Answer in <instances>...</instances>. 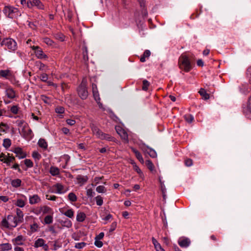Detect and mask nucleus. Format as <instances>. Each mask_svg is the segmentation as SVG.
Returning <instances> with one entry per match:
<instances>
[{
    "label": "nucleus",
    "instance_id": "nucleus-56",
    "mask_svg": "<svg viewBox=\"0 0 251 251\" xmlns=\"http://www.w3.org/2000/svg\"><path fill=\"white\" fill-rule=\"evenodd\" d=\"M185 164L186 166L190 167L193 164V161L191 159L188 158L185 160Z\"/></svg>",
    "mask_w": 251,
    "mask_h": 251
},
{
    "label": "nucleus",
    "instance_id": "nucleus-3",
    "mask_svg": "<svg viewBox=\"0 0 251 251\" xmlns=\"http://www.w3.org/2000/svg\"><path fill=\"white\" fill-rule=\"evenodd\" d=\"M87 85V79L84 78L77 89V94L82 100H86L88 96Z\"/></svg>",
    "mask_w": 251,
    "mask_h": 251
},
{
    "label": "nucleus",
    "instance_id": "nucleus-40",
    "mask_svg": "<svg viewBox=\"0 0 251 251\" xmlns=\"http://www.w3.org/2000/svg\"><path fill=\"white\" fill-rule=\"evenodd\" d=\"M11 144V140L9 139H4L3 140V146L6 148H8Z\"/></svg>",
    "mask_w": 251,
    "mask_h": 251
},
{
    "label": "nucleus",
    "instance_id": "nucleus-28",
    "mask_svg": "<svg viewBox=\"0 0 251 251\" xmlns=\"http://www.w3.org/2000/svg\"><path fill=\"white\" fill-rule=\"evenodd\" d=\"M50 173L53 176H55L59 174L60 171L58 168L51 166L50 168Z\"/></svg>",
    "mask_w": 251,
    "mask_h": 251
},
{
    "label": "nucleus",
    "instance_id": "nucleus-20",
    "mask_svg": "<svg viewBox=\"0 0 251 251\" xmlns=\"http://www.w3.org/2000/svg\"><path fill=\"white\" fill-rule=\"evenodd\" d=\"M190 244V241L187 238L183 239L178 241V244L181 247H184V248L187 247L189 246Z\"/></svg>",
    "mask_w": 251,
    "mask_h": 251
},
{
    "label": "nucleus",
    "instance_id": "nucleus-39",
    "mask_svg": "<svg viewBox=\"0 0 251 251\" xmlns=\"http://www.w3.org/2000/svg\"><path fill=\"white\" fill-rule=\"evenodd\" d=\"M15 205L20 207H23L25 205V202L22 199H18L15 203Z\"/></svg>",
    "mask_w": 251,
    "mask_h": 251
},
{
    "label": "nucleus",
    "instance_id": "nucleus-32",
    "mask_svg": "<svg viewBox=\"0 0 251 251\" xmlns=\"http://www.w3.org/2000/svg\"><path fill=\"white\" fill-rule=\"evenodd\" d=\"M61 225L63 226H66L68 228H70L72 226V223L70 220L66 219L64 221H62Z\"/></svg>",
    "mask_w": 251,
    "mask_h": 251
},
{
    "label": "nucleus",
    "instance_id": "nucleus-60",
    "mask_svg": "<svg viewBox=\"0 0 251 251\" xmlns=\"http://www.w3.org/2000/svg\"><path fill=\"white\" fill-rule=\"evenodd\" d=\"M28 22V26L32 29L35 30L37 28L36 25L32 22Z\"/></svg>",
    "mask_w": 251,
    "mask_h": 251
},
{
    "label": "nucleus",
    "instance_id": "nucleus-59",
    "mask_svg": "<svg viewBox=\"0 0 251 251\" xmlns=\"http://www.w3.org/2000/svg\"><path fill=\"white\" fill-rule=\"evenodd\" d=\"M46 198L47 199L50 201H55L57 199L55 196H49V195H46Z\"/></svg>",
    "mask_w": 251,
    "mask_h": 251
},
{
    "label": "nucleus",
    "instance_id": "nucleus-19",
    "mask_svg": "<svg viewBox=\"0 0 251 251\" xmlns=\"http://www.w3.org/2000/svg\"><path fill=\"white\" fill-rule=\"evenodd\" d=\"M6 95L9 99H14L15 97V92L14 90L11 88L6 89Z\"/></svg>",
    "mask_w": 251,
    "mask_h": 251
},
{
    "label": "nucleus",
    "instance_id": "nucleus-37",
    "mask_svg": "<svg viewBox=\"0 0 251 251\" xmlns=\"http://www.w3.org/2000/svg\"><path fill=\"white\" fill-rule=\"evenodd\" d=\"M53 217L51 215H48L45 217L44 222L46 224H50L52 223Z\"/></svg>",
    "mask_w": 251,
    "mask_h": 251
},
{
    "label": "nucleus",
    "instance_id": "nucleus-2",
    "mask_svg": "<svg viewBox=\"0 0 251 251\" xmlns=\"http://www.w3.org/2000/svg\"><path fill=\"white\" fill-rule=\"evenodd\" d=\"M3 12L6 17L11 19L17 18L22 15L17 8L11 6H5L3 9Z\"/></svg>",
    "mask_w": 251,
    "mask_h": 251
},
{
    "label": "nucleus",
    "instance_id": "nucleus-11",
    "mask_svg": "<svg viewBox=\"0 0 251 251\" xmlns=\"http://www.w3.org/2000/svg\"><path fill=\"white\" fill-rule=\"evenodd\" d=\"M52 188L54 189V191H53L54 193L62 194L65 192V191H64V186L61 183H57L54 184L53 185Z\"/></svg>",
    "mask_w": 251,
    "mask_h": 251
},
{
    "label": "nucleus",
    "instance_id": "nucleus-29",
    "mask_svg": "<svg viewBox=\"0 0 251 251\" xmlns=\"http://www.w3.org/2000/svg\"><path fill=\"white\" fill-rule=\"evenodd\" d=\"M38 144L39 146L44 149H47L48 147V144L44 139H40L38 141Z\"/></svg>",
    "mask_w": 251,
    "mask_h": 251
},
{
    "label": "nucleus",
    "instance_id": "nucleus-34",
    "mask_svg": "<svg viewBox=\"0 0 251 251\" xmlns=\"http://www.w3.org/2000/svg\"><path fill=\"white\" fill-rule=\"evenodd\" d=\"M68 199L70 201L72 202H75L77 201L76 196L74 193H70L69 194Z\"/></svg>",
    "mask_w": 251,
    "mask_h": 251
},
{
    "label": "nucleus",
    "instance_id": "nucleus-63",
    "mask_svg": "<svg viewBox=\"0 0 251 251\" xmlns=\"http://www.w3.org/2000/svg\"><path fill=\"white\" fill-rule=\"evenodd\" d=\"M12 168L17 170L18 172L20 173H22V170L19 168V165L17 163H15L14 165H13V166L12 167Z\"/></svg>",
    "mask_w": 251,
    "mask_h": 251
},
{
    "label": "nucleus",
    "instance_id": "nucleus-27",
    "mask_svg": "<svg viewBox=\"0 0 251 251\" xmlns=\"http://www.w3.org/2000/svg\"><path fill=\"white\" fill-rule=\"evenodd\" d=\"M151 55V52L149 50H146L143 54L141 56L140 60L141 62H144L146 61V58H148Z\"/></svg>",
    "mask_w": 251,
    "mask_h": 251
},
{
    "label": "nucleus",
    "instance_id": "nucleus-8",
    "mask_svg": "<svg viewBox=\"0 0 251 251\" xmlns=\"http://www.w3.org/2000/svg\"><path fill=\"white\" fill-rule=\"evenodd\" d=\"M141 149L144 152L148 153L151 157L155 158L156 157L157 153L152 149L148 146L142 147Z\"/></svg>",
    "mask_w": 251,
    "mask_h": 251
},
{
    "label": "nucleus",
    "instance_id": "nucleus-33",
    "mask_svg": "<svg viewBox=\"0 0 251 251\" xmlns=\"http://www.w3.org/2000/svg\"><path fill=\"white\" fill-rule=\"evenodd\" d=\"M63 213L66 216H67L69 218H73L74 217V212L72 209H68L65 212Z\"/></svg>",
    "mask_w": 251,
    "mask_h": 251
},
{
    "label": "nucleus",
    "instance_id": "nucleus-10",
    "mask_svg": "<svg viewBox=\"0 0 251 251\" xmlns=\"http://www.w3.org/2000/svg\"><path fill=\"white\" fill-rule=\"evenodd\" d=\"M251 97H249L248 101L246 105L243 106V112L248 118H249L251 113V108L250 107V99Z\"/></svg>",
    "mask_w": 251,
    "mask_h": 251
},
{
    "label": "nucleus",
    "instance_id": "nucleus-48",
    "mask_svg": "<svg viewBox=\"0 0 251 251\" xmlns=\"http://www.w3.org/2000/svg\"><path fill=\"white\" fill-rule=\"evenodd\" d=\"M41 209L43 213L44 214L50 213L51 211V209L47 206H44L43 207H42Z\"/></svg>",
    "mask_w": 251,
    "mask_h": 251
},
{
    "label": "nucleus",
    "instance_id": "nucleus-25",
    "mask_svg": "<svg viewBox=\"0 0 251 251\" xmlns=\"http://www.w3.org/2000/svg\"><path fill=\"white\" fill-rule=\"evenodd\" d=\"M45 243V241L42 238H38L34 243V247L39 248L42 247Z\"/></svg>",
    "mask_w": 251,
    "mask_h": 251
},
{
    "label": "nucleus",
    "instance_id": "nucleus-23",
    "mask_svg": "<svg viewBox=\"0 0 251 251\" xmlns=\"http://www.w3.org/2000/svg\"><path fill=\"white\" fill-rule=\"evenodd\" d=\"M199 93L204 100H207L209 99V95L206 92L204 89L201 88Z\"/></svg>",
    "mask_w": 251,
    "mask_h": 251
},
{
    "label": "nucleus",
    "instance_id": "nucleus-62",
    "mask_svg": "<svg viewBox=\"0 0 251 251\" xmlns=\"http://www.w3.org/2000/svg\"><path fill=\"white\" fill-rule=\"evenodd\" d=\"M44 42L48 45H51L52 44V41L50 38L46 37L44 38Z\"/></svg>",
    "mask_w": 251,
    "mask_h": 251
},
{
    "label": "nucleus",
    "instance_id": "nucleus-13",
    "mask_svg": "<svg viewBox=\"0 0 251 251\" xmlns=\"http://www.w3.org/2000/svg\"><path fill=\"white\" fill-rule=\"evenodd\" d=\"M41 201L40 198L38 195L35 194L29 197V202L31 204H34L39 202Z\"/></svg>",
    "mask_w": 251,
    "mask_h": 251
},
{
    "label": "nucleus",
    "instance_id": "nucleus-21",
    "mask_svg": "<svg viewBox=\"0 0 251 251\" xmlns=\"http://www.w3.org/2000/svg\"><path fill=\"white\" fill-rule=\"evenodd\" d=\"M11 75L10 71L9 70H0V77L7 78Z\"/></svg>",
    "mask_w": 251,
    "mask_h": 251
},
{
    "label": "nucleus",
    "instance_id": "nucleus-12",
    "mask_svg": "<svg viewBox=\"0 0 251 251\" xmlns=\"http://www.w3.org/2000/svg\"><path fill=\"white\" fill-rule=\"evenodd\" d=\"M14 152L17 154V156L20 159L24 158L26 156L25 152H24L22 149L19 147L16 148Z\"/></svg>",
    "mask_w": 251,
    "mask_h": 251
},
{
    "label": "nucleus",
    "instance_id": "nucleus-51",
    "mask_svg": "<svg viewBox=\"0 0 251 251\" xmlns=\"http://www.w3.org/2000/svg\"><path fill=\"white\" fill-rule=\"evenodd\" d=\"M92 92L93 94H98V90L97 88V85L94 83L92 84Z\"/></svg>",
    "mask_w": 251,
    "mask_h": 251
},
{
    "label": "nucleus",
    "instance_id": "nucleus-61",
    "mask_svg": "<svg viewBox=\"0 0 251 251\" xmlns=\"http://www.w3.org/2000/svg\"><path fill=\"white\" fill-rule=\"evenodd\" d=\"M66 123L70 126H73L75 124V121L73 119H67Z\"/></svg>",
    "mask_w": 251,
    "mask_h": 251
},
{
    "label": "nucleus",
    "instance_id": "nucleus-35",
    "mask_svg": "<svg viewBox=\"0 0 251 251\" xmlns=\"http://www.w3.org/2000/svg\"><path fill=\"white\" fill-rule=\"evenodd\" d=\"M184 118L188 123H191L194 121V117L191 114H186L184 116Z\"/></svg>",
    "mask_w": 251,
    "mask_h": 251
},
{
    "label": "nucleus",
    "instance_id": "nucleus-6",
    "mask_svg": "<svg viewBox=\"0 0 251 251\" xmlns=\"http://www.w3.org/2000/svg\"><path fill=\"white\" fill-rule=\"evenodd\" d=\"M33 50H34V53L36 56L39 59H47V55L43 52L42 49L39 46H32L31 47Z\"/></svg>",
    "mask_w": 251,
    "mask_h": 251
},
{
    "label": "nucleus",
    "instance_id": "nucleus-46",
    "mask_svg": "<svg viewBox=\"0 0 251 251\" xmlns=\"http://www.w3.org/2000/svg\"><path fill=\"white\" fill-rule=\"evenodd\" d=\"M19 107L17 105H13L10 108L11 112L14 114H16L19 111Z\"/></svg>",
    "mask_w": 251,
    "mask_h": 251
},
{
    "label": "nucleus",
    "instance_id": "nucleus-57",
    "mask_svg": "<svg viewBox=\"0 0 251 251\" xmlns=\"http://www.w3.org/2000/svg\"><path fill=\"white\" fill-rule=\"evenodd\" d=\"M95 192L92 189H88L87 190V196L89 197H93Z\"/></svg>",
    "mask_w": 251,
    "mask_h": 251
},
{
    "label": "nucleus",
    "instance_id": "nucleus-5",
    "mask_svg": "<svg viewBox=\"0 0 251 251\" xmlns=\"http://www.w3.org/2000/svg\"><path fill=\"white\" fill-rule=\"evenodd\" d=\"M2 44L12 51H15L17 49L16 41L11 38L4 39L2 42Z\"/></svg>",
    "mask_w": 251,
    "mask_h": 251
},
{
    "label": "nucleus",
    "instance_id": "nucleus-43",
    "mask_svg": "<svg viewBox=\"0 0 251 251\" xmlns=\"http://www.w3.org/2000/svg\"><path fill=\"white\" fill-rule=\"evenodd\" d=\"M25 164L28 168H31L33 166V163L30 159H26L24 160Z\"/></svg>",
    "mask_w": 251,
    "mask_h": 251
},
{
    "label": "nucleus",
    "instance_id": "nucleus-26",
    "mask_svg": "<svg viewBox=\"0 0 251 251\" xmlns=\"http://www.w3.org/2000/svg\"><path fill=\"white\" fill-rule=\"evenodd\" d=\"M32 3L39 9L42 10L44 8V5L40 0H32Z\"/></svg>",
    "mask_w": 251,
    "mask_h": 251
},
{
    "label": "nucleus",
    "instance_id": "nucleus-16",
    "mask_svg": "<svg viewBox=\"0 0 251 251\" xmlns=\"http://www.w3.org/2000/svg\"><path fill=\"white\" fill-rule=\"evenodd\" d=\"M82 55H83V61L85 64H87L88 61V50L86 46H84L82 48Z\"/></svg>",
    "mask_w": 251,
    "mask_h": 251
},
{
    "label": "nucleus",
    "instance_id": "nucleus-41",
    "mask_svg": "<svg viewBox=\"0 0 251 251\" xmlns=\"http://www.w3.org/2000/svg\"><path fill=\"white\" fill-rule=\"evenodd\" d=\"M150 85V82L147 80H144L143 81L142 89L144 91H147L148 89V87Z\"/></svg>",
    "mask_w": 251,
    "mask_h": 251
},
{
    "label": "nucleus",
    "instance_id": "nucleus-14",
    "mask_svg": "<svg viewBox=\"0 0 251 251\" xmlns=\"http://www.w3.org/2000/svg\"><path fill=\"white\" fill-rule=\"evenodd\" d=\"M15 158L13 156H10L9 154L8 153V156L6 157V158H2L0 159V161L3 162L4 163H6L7 165L10 166V163L13 162L15 161Z\"/></svg>",
    "mask_w": 251,
    "mask_h": 251
},
{
    "label": "nucleus",
    "instance_id": "nucleus-58",
    "mask_svg": "<svg viewBox=\"0 0 251 251\" xmlns=\"http://www.w3.org/2000/svg\"><path fill=\"white\" fill-rule=\"evenodd\" d=\"M117 226V223L116 222H113L111 225V227L109 229V232H113L116 228Z\"/></svg>",
    "mask_w": 251,
    "mask_h": 251
},
{
    "label": "nucleus",
    "instance_id": "nucleus-36",
    "mask_svg": "<svg viewBox=\"0 0 251 251\" xmlns=\"http://www.w3.org/2000/svg\"><path fill=\"white\" fill-rule=\"evenodd\" d=\"M152 242L154 245V248L156 250H160L161 248L160 244L157 242V241L154 238H152Z\"/></svg>",
    "mask_w": 251,
    "mask_h": 251
},
{
    "label": "nucleus",
    "instance_id": "nucleus-17",
    "mask_svg": "<svg viewBox=\"0 0 251 251\" xmlns=\"http://www.w3.org/2000/svg\"><path fill=\"white\" fill-rule=\"evenodd\" d=\"M24 241V237L22 235H19L12 240V242L14 245H23L24 244L23 242Z\"/></svg>",
    "mask_w": 251,
    "mask_h": 251
},
{
    "label": "nucleus",
    "instance_id": "nucleus-44",
    "mask_svg": "<svg viewBox=\"0 0 251 251\" xmlns=\"http://www.w3.org/2000/svg\"><path fill=\"white\" fill-rule=\"evenodd\" d=\"M96 191L98 193H105L106 189L104 186L100 185L96 188Z\"/></svg>",
    "mask_w": 251,
    "mask_h": 251
},
{
    "label": "nucleus",
    "instance_id": "nucleus-47",
    "mask_svg": "<svg viewBox=\"0 0 251 251\" xmlns=\"http://www.w3.org/2000/svg\"><path fill=\"white\" fill-rule=\"evenodd\" d=\"M55 111L57 113L63 114L65 111V109L62 106H57L55 108Z\"/></svg>",
    "mask_w": 251,
    "mask_h": 251
},
{
    "label": "nucleus",
    "instance_id": "nucleus-52",
    "mask_svg": "<svg viewBox=\"0 0 251 251\" xmlns=\"http://www.w3.org/2000/svg\"><path fill=\"white\" fill-rule=\"evenodd\" d=\"M32 156L34 159L37 160H39L41 157V155L37 151L33 152Z\"/></svg>",
    "mask_w": 251,
    "mask_h": 251
},
{
    "label": "nucleus",
    "instance_id": "nucleus-45",
    "mask_svg": "<svg viewBox=\"0 0 251 251\" xmlns=\"http://www.w3.org/2000/svg\"><path fill=\"white\" fill-rule=\"evenodd\" d=\"M39 228V226L36 223H34L30 226V230L32 232L36 231Z\"/></svg>",
    "mask_w": 251,
    "mask_h": 251
},
{
    "label": "nucleus",
    "instance_id": "nucleus-30",
    "mask_svg": "<svg viewBox=\"0 0 251 251\" xmlns=\"http://www.w3.org/2000/svg\"><path fill=\"white\" fill-rule=\"evenodd\" d=\"M21 180L19 178L13 179L11 181L12 186L15 188L20 187L21 185Z\"/></svg>",
    "mask_w": 251,
    "mask_h": 251
},
{
    "label": "nucleus",
    "instance_id": "nucleus-54",
    "mask_svg": "<svg viewBox=\"0 0 251 251\" xmlns=\"http://www.w3.org/2000/svg\"><path fill=\"white\" fill-rule=\"evenodd\" d=\"M41 99L46 103H48L49 104V103H50V99L48 97H47V96H46L45 95H42L41 96Z\"/></svg>",
    "mask_w": 251,
    "mask_h": 251
},
{
    "label": "nucleus",
    "instance_id": "nucleus-1",
    "mask_svg": "<svg viewBox=\"0 0 251 251\" xmlns=\"http://www.w3.org/2000/svg\"><path fill=\"white\" fill-rule=\"evenodd\" d=\"M91 128L94 135L98 138L101 140H106L108 141H112L114 138L108 134L103 133L96 126L93 124L91 126Z\"/></svg>",
    "mask_w": 251,
    "mask_h": 251
},
{
    "label": "nucleus",
    "instance_id": "nucleus-22",
    "mask_svg": "<svg viewBox=\"0 0 251 251\" xmlns=\"http://www.w3.org/2000/svg\"><path fill=\"white\" fill-rule=\"evenodd\" d=\"M240 91L243 94L247 95L250 92V87L249 85L246 84H243L240 87Z\"/></svg>",
    "mask_w": 251,
    "mask_h": 251
},
{
    "label": "nucleus",
    "instance_id": "nucleus-53",
    "mask_svg": "<svg viewBox=\"0 0 251 251\" xmlns=\"http://www.w3.org/2000/svg\"><path fill=\"white\" fill-rule=\"evenodd\" d=\"M40 79L43 82H47L48 79V76L46 74H42L40 75Z\"/></svg>",
    "mask_w": 251,
    "mask_h": 251
},
{
    "label": "nucleus",
    "instance_id": "nucleus-49",
    "mask_svg": "<svg viewBox=\"0 0 251 251\" xmlns=\"http://www.w3.org/2000/svg\"><path fill=\"white\" fill-rule=\"evenodd\" d=\"M1 225L2 226L5 227L6 228H9L10 226L12 227L11 226V225H10L8 221L5 219L2 220L1 222Z\"/></svg>",
    "mask_w": 251,
    "mask_h": 251
},
{
    "label": "nucleus",
    "instance_id": "nucleus-4",
    "mask_svg": "<svg viewBox=\"0 0 251 251\" xmlns=\"http://www.w3.org/2000/svg\"><path fill=\"white\" fill-rule=\"evenodd\" d=\"M178 64L179 68L185 72H189L192 69L189 59L186 55H182L179 57Z\"/></svg>",
    "mask_w": 251,
    "mask_h": 251
},
{
    "label": "nucleus",
    "instance_id": "nucleus-15",
    "mask_svg": "<svg viewBox=\"0 0 251 251\" xmlns=\"http://www.w3.org/2000/svg\"><path fill=\"white\" fill-rule=\"evenodd\" d=\"M76 179L77 180L78 183L80 184V186H81L87 181L88 178L87 176L78 175L77 176Z\"/></svg>",
    "mask_w": 251,
    "mask_h": 251
},
{
    "label": "nucleus",
    "instance_id": "nucleus-31",
    "mask_svg": "<svg viewBox=\"0 0 251 251\" xmlns=\"http://www.w3.org/2000/svg\"><path fill=\"white\" fill-rule=\"evenodd\" d=\"M1 250L0 251H8L12 249L11 244L9 243L2 244L1 245Z\"/></svg>",
    "mask_w": 251,
    "mask_h": 251
},
{
    "label": "nucleus",
    "instance_id": "nucleus-7",
    "mask_svg": "<svg viewBox=\"0 0 251 251\" xmlns=\"http://www.w3.org/2000/svg\"><path fill=\"white\" fill-rule=\"evenodd\" d=\"M16 214L18 218L14 217L13 218V224H11V226L12 227H15L18 223L22 222L23 220V213L21 209L17 208L16 210Z\"/></svg>",
    "mask_w": 251,
    "mask_h": 251
},
{
    "label": "nucleus",
    "instance_id": "nucleus-42",
    "mask_svg": "<svg viewBox=\"0 0 251 251\" xmlns=\"http://www.w3.org/2000/svg\"><path fill=\"white\" fill-rule=\"evenodd\" d=\"M95 199H96V203L98 205L101 206L102 205L103 199L101 196H98L96 197Z\"/></svg>",
    "mask_w": 251,
    "mask_h": 251
},
{
    "label": "nucleus",
    "instance_id": "nucleus-24",
    "mask_svg": "<svg viewBox=\"0 0 251 251\" xmlns=\"http://www.w3.org/2000/svg\"><path fill=\"white\" fill-rule=\"evenodd\" d=\"M86 215L83 212H79L76 215V221L79 222H83L86 219Z\"/></svg>",
    "mask_w": 251,
    "mask_h": 251
},
{
    "label": "nucleus",
    "instance_id": "nucleus-55",
    "mask_svg": "<svg viewBox=\"0 0 251 251\" xmlns=\"http://www.w3.org/2000/svg\"><path fill=\"white\" fill-rule=\"evenodd\" d=\"M94 244L98 248H100L102 246L103 243L101 241H100V240L95 239V241Z\"/></svg>",
    "mask_w": 251,
    "mask_h": 251
},
{
    "label": "nucleus",
    "instance_id": "nucleus-18",
    "mask_svg": "<svg viewBox=\"0 0 251 251\" xmlns=\"http://www.w3.org/2000/svg\"><path fill=\"white\" fill-rule=\"evenodd\" d=\"M131 151L135 154V155L136 157L137 158V159L141 163H142V164L144 163V161L143 158L141 154L140 153V152L139 151H138L136 149H135L133 148H131Z\"/></svg>",
    "mask_w": 251,
    "mask_h": 251
},
{
    "label": "nucleus",
    "instance_id": "nucleus-50",
    "mask_svg": "<svg viewBox=\"0 0 251 251\" xmlns=\"http://www.w3.org/2000/svg\"><path fill=\"white\" fill-rule=\"evenodd\" d=\"M86 245V243L85 242H81L76 243L75 245V248L76 249H82Z\"/></svg>",
    "mask_w": 251,
    "mask_h": 251
},
{
    "label": "nucleus",
    "instance_id": "nucleus-9",
    "mask_svg": "<svg viewBox=\"0 0 251 251\" xmlns=\"http://www.w3.org/2000/svg\"><path fill=\"white\" fill-rule=\"evenodd\" d=\"M115 129L118 134L120 135L121 138L125 140L126 142H128V135L127 133L122 129L120 126L116 127Z\"/></svg>",
    "mask_w": 251,
    "mask_h": 251
},
{
    "label": "nucleus",
    "instance_id": "nucleus-64",
    "mask_svg": "<svg viewBox=\"0 0 251 251\" xmlns=\"http://www.w3.org/2000/svg\"><path fill=\"white\" fill-rule=\"evenodd\" d=\"M93 96H94V98L95 100L97 101V103L99 104L100 101V98L99 93H98V94H96V95H95V94H93Z\"/></svg>",
    "mask_w": 251,
    "mask_h": 251
},
{
    "label": "nucleus",
    "instance_id": "nucleus-38",
    "mask_svg": "<svg viewBox=\"0 0 251 251\" xmlns=\"http://www.w3.org/2000/svg\"><path fill=\"white\" fill-rule=\"evenodd\" d=\"M146 165L147 166L148 168L151 171H152L154 168V165L152 162L150 160H148L146 161Z\"/></svg>",
    "mask_w": 251,
    "mask_h": 251
}]
</instances>
